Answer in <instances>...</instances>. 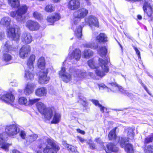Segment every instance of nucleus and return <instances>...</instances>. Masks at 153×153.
Listing matches in <instances>:
<instances>
[{
  "label": "nucleus",
  "mask_w": 153,
  "mask_h": 153,
  "mask_svg": "<svg viewBox=\"0 0 153 153\" xmlns=\"http://www.w3.org/2000/svg\"><path fill=\"white\" fill-rule=\"evenodd\" d=\"M67 148L69 151H71L72 152L78 153V152L77 151L76 148L71 145H68L67 147Z\"/></svg>",
  "instance_id": "c03bdc74"
},
{
  "label": "nucleus",
  "mask_w": 153,
  "mask_h": 153,
  "mask_svg": "<svg viewBox=\"0 0 153 153\" xmlns=\"http://www.w3.org/2000/svg\"><path fill=\"white\" fill-rule=\"evenodd\" d=\"M7 0L8 3L12 7H17L19 5V0Z\"/></svg>",
  "instance_id": "72a5a7b5"
},
{
  "label": "nucleus",
  "mask_w": 153,
  "mask_h": 153,
  "mask_svg": "<svg viewBox=\"0 0 153 153\" xmlns=\"http://www.w3.org/2000/svg\"><path fill=\"white\" fill-rule=\"evenodd\" d=\"M144 151L146 153H153V146L149 145L146 147Z\"/></svg>",
  "instance_id": "a19ab883"
},
{
  "label": "nucleus",
  "mask_w": 153,
  "mask_h": 153,
  "mask_svg": "<svg viewBox=\"0 0 153 153\" xmlns=\"http://www.w3.org/2000/svg\"><path fill=\"white\" fill-rule=\"evenodd\" d=\"M30 51L31 48L30 45H26L22 46L19 51L20 57L22 59H25L27 56Z\"/></svg>",
  "instance_id": "2eb2a0df"
},
{
  "label": "nucleus",
  "mask_w": 153,
  "mask_h": 153,
  "mask_svg": "<svg viewBox=\"0 0 153 153\" xmlns=\"http://www.w3.org/2000/svg\"><path fill=\"white\" fill-rule=\"evenodd\" d=\"M79 99H80V100H79V101L80 102H81L80 101H81L82 100V101H83L84 102H85V101H86L85 98H84L83 97H80L79 98Z\"/></svg>",
  "instance_id": "6e6d98bb"
},
{
  "label": "nucleus",
  "mask_w": 153,
  "mask_h": 153,
  "mask_svg": "<svg viewBox=\"0 0 153 153\" xmlns=\"http://www.w3.org/2000/svg\"><path fill=\"white\" fill-rule=\"evenodd\" d=\"M133 48L134 49L135 51H136V54L138 55V57L139 58H140V52L138 50V49L135 46L133 47Z\"/></svg>",
  "instance_id": "09e8293b"
},
{
  "label": "nucleus",
  "mask_w": 153,
  "mask_h": 153,
  "mask_svg": "<svg viewBox=\"0 0 153 153\" xmlns=\"http://www.w3.org/2000/svg\"><path fill=\"white\" fill-rule=\"evenodd\" d=\"M54 117L51 123H56L59 122L60 120L61 115L60 114L54 112Z\"/></svg>",
  "instance_id": "c9c22d12"
},
{
  "label": "nucleus",
  "mask_w": 153,
  "mask_h": 153,
  "mask_svg": "<svg viewBox=\"0 0 153 153\" xmlns=\"http://www.w3.org/2000/svg\"><path fill=\"white\" fill-rule=\"evenodd\" d=\"M76 130L77 132L82 134H84L85 133V132L84 131L80 129H77Z\"/></svg>",
  "instance_id": "5fc2aeb1"
},
{
  "label": "nucleus",
  "mask_w": 153,
  "mask_h": 153,
  "mask_svg": "<svg viewBox=\"0 0 153 153\" xmlns=\"http://www.w3.org/2000/svg\"><path fill=\"white\" fill-rule=\"evenodd\" d=\"M8 41H6L2 48V51L3 53V58L4 61L6 62H10L12 59V56L8 53L13 50L12 47L9 45Z\"/></svg>",
  "instance_id": "423d86ee"
},
{
  "label": "nucleus",
  "mask_w": 153,
  "mask_h": 153,
  "mask_svg": "<svg viewBox=\"0 0 153 153\" xmlns=\"http://www.w3.org/2000/svg\"><path fill=\"white\" fill-rule=\"evenodd\" d=\"M96 40L99 43H105L108 42L106 35L104 33H100L96 38Z\"/></svg>",
  "instance_id": "bb28decb"
},
{
  "label": "nucleus",
  "mask_w": 153,
  "mask_h": 153,
  "mask_svg": "<svg viewBox=\"0 0 153 153\" xmlns=\"http://www.w3.org/2000/svg\"><path fill=\"white\" fill-rule=\"evenodd\" d=\"M60 18V16L59 14L56 13L48 16L47 20L48 22L50 23L51 25H52L55 22L59 20Z\"/></svg>",
  "instance_id": "412c9836"
},
{
  "label": "nucleus",
  "mask_w": 153,
  "mask_h": 153,
  "mask_svg": "<svg viewBox=\"0 0 153 153\" xmlns=\"http://www.w3.org/2000/svg\"><path fill=\"white\" fill-rule=\"evenodd\" d=\"M86 24L88 25L91 27L93 26L98 27L99 22L97 18L93 16H89L85 19Z\"/></svg>",
  "instance_id": "9b49d317"
},
{
  "label": "nucleus",
  "mask_w": 153,
  "mask_h": 153,
  "mask_svg": "<svg viewBox=\"0 0 153 153\" xmlns=\"http://www.w3.org/2000/svg\"><path fill=\"white\" fill-rule=\"evenodd\" d=\"M37 65L39 68L41 69V71L44 70L45 65V62L44 58L43 57H40L38 59Z\"/></svg>",
  "instance_id": "7c9ffc66"
},
{
  "label": "nucleus",
  "mask_w": 153,
  "mask_h": 153,
  "mask_svg": "<svg viewBox=\"0 0 153 153\" xmlns=\"http://www.w3.org/2000/svg\"><path fill=\"white\" fill-rule=\"evenodd\" d=\"M83 54L85 58H88L92 56L93 52L90 49H86L84 51Z\"/></svg>",
  "instance_id": "58836bf2"
},
{
  "label": "nucleus",
  "mask_w": 153,
  "mask_h": 153,
  "mask_svg": "<svg viewBox=\"0 0 153 153\" xmlns=\"http://www.w3.org/2000/svg\"><path fill=\"white\" fill-rule=\"evenodd\" d=\"M125 35H126V36L129 39H131V36H130V35L127 33H125Z\"/></svg>",
  "instance_id": "052dcab7"
},
{
  "label": "nucleus",
  "mask_w": 153,
  "mask_h": 153,
  "mask_svg": "<svg viewBox=\"0 0 153 153\" xmlns=\"http://www.w3.org/2000/svg\"><path fill=\"white\" fill-rule=\"evenodd\" d=\"M47 90L45 87L38 88L35 91V94L39 97L45 96L47 94Z\"/></svg>",
  "instance_id": "393cba45"
},
{
  "label": "nucleus",
  "mask_w": 153,
  "mask_h": 153,
  "mask_svg": "<svg viewBox=\"0 0 153 153\" xmlns=\"http://www.w3.org/2000/svg\"><path fill=\"white\" fill-rule=\"evenodd\" d=\"M11 85H12L13 86H17V84L16 83H15L14 84H13V83H11Z\"/></svg>",
  "instance_id": "0e129e2a"
},
{
  "label": "nucleus",
  "mask_w": 153,
  "mask_h": 153,
  "mask_svg": "<svg viewBox=\"0 0 153 153\" xmlns=\"http://www.w3.org/2000/svg\"><path fill=\"white\" fill-rule=\"evenodd\" d=\"M65 68L62 67L61 70L59 72L60 77L62 79L63 81L67 83L70 81L72 79L71 74L65 71Z\"/></svg>",
  "instance_id": "ddd939ff"
},
{
  "label": "nucleus",
  "mask_w": 153,
  "mask_h": 153,
  "mask_svg": "<svg viewBox=\"0 0 153 153\" xmlns=\"http://www.w3.org/2000/svg\"><path fill=\"white\" fill-rule=\"evenodd\" d=\"M153 5L151 3V1L150 0H145L144 2L143 9L144 12L146 13L148 16L150 17L149 21L153 20V18L152 17V15L153 13Z\"/></svg>",
  "instance_id": "6e6552de"
},
{
  "label": "nucleus",
  "mask_w": 153,
  "mask_h": 153,
  "mask_svg": "<svg viewBox=\"0 0 153 153\" xmlns=\"http://www.w3.org/2000/svg\"><path fill=\"white\" fill-rule=\"evenodd\" d=\"M4 134H0V145L1 146V148L5 151L8 150V148L10 144L6 143L5 141V137Z\"/></svg>",
  "instance_id": "5701e85b"
},
{
  "label": "nucleus",
  "mask_w": 153,
  "mask_h": 153,
  "mask_svg": "<svg viewBox=\"0 0 153 153\" xmlns=\"http://www.w3.org/2000/svg\"><path fill=\"white\" fill-rule=\"evenodd\" d=\"M97 143H98L102 145L103 143V142L101 140V139L100 138H96L95 140Z\"/></svg>",
  "instance_id": "3c124183"
},
{
  "label": "nucleus",
  "mask_w": 153,
  "mask_h": 153,
  "mask_svg": "<svg viewBox=\"0 0 153 153\" xmlns=\"http://www.w3.org/2000/svg\"><path fill=\"white\" fill-rule=\"evenodd\" d=\"M19 135L23 139H25L26 136V134L25 132L24 131H21L20 134Z\"/></svg>",
  "instance_id": "8fccbe9b"
},
{
  "label": "nucleus",
  "mask_w": 153,
  "mask_h": 153,
  "mask_svg": "<svg viewBox=\"0 0 153 153\" xmlns=\"http://www.w3.org/2000/svg\"><path fill=\"white\" fill-rule=\"evenodd\" d=\"M91 101L96 106H98L100 108V111L102 113H104V110L105 109H106V108L103 106L99 103V102L98 100H92Z\"/></svg>",
  "instance_id": "f704fd0d"
},
{
  "label": "nucleus",
  "mask_w": 153,
  "mask_h": 153,
  "mask_svg": "<svg viewBox=\"0 0 153 153\" xmlns=\"http://www.w3.org/2000/svg\"><path fill=\"white\" fill-rule=\"evenodd\" d=\"M7 35L8 37L16 41H18L20 35L18 33L15 32L14 28L10 27L7 30Z\"/></svg>",
  "instance_id": "9d476101"
},
{
  "label": "nucleus",
  "mask_w": 153,
  "mask_h": 153,
  "mask_svg": "<svg viewBox=\"0 0 153 153\" xmlns=\"http://www.w3.org/2000/svg\"><path fill=\"white\" fill-rule=\"evenodd\" d=\"M143 87H144V89L146 90V91L147 92L148 91V89H147V88L145 86L143 85Z\"/></svg>",
  "instance_id": "338daca9"
},
{
  "label": "nucleus",
  "mask_w": 153,
  "mask_h": 153,
  "mask_svg": "<svg viewBox=\"0 0 153 153\" xmlns=\"http://www.w3.org/2000/svg\"><path fill=\"white\" fill-rule=\"evenodd\" d=\"M88 143L89 145L90 148L92 149H94L95 148V145L92 142V141L90 140L89 142H88Z\"/></svg>",
  "instance_id": "de8ad7c7"
},
{
  "label": "nucleus",
  "mask_w": 153,
  "mask_h": 153,
  "mask_svg": "<svg viewBox=\"0 0 153 153\" xmlns=\"http://www.w3.org/2000/svg\"><path fill=\"white\" fill-rule=\"evenodd\" d=\"M0 40H2L3 39H4V34L3 33H1L0 34Z\"/></svg>",
  "instance_id": "4d7b16f0"
},
{
  "label": "nucleus",
  "mask_w": 153,
  "mask_h": 153,
  "mask_svg": "<svg viewBox=\"0 0 153 153\" xmlns=\"http://www.w3.org/2000/svg\"><path fill=\"white\" fill-rule=\"evenodd\" d=\"M107 147L108 150L112 152H117L118 150V149L116 147V145L112 143H109L107 145Z\"/></svg>",
  "instance_id": "473e14b6"
},
{
  "label": "nucleus",
  "mask_w": 153,
  "mask_h": 153,
  "mask_svg": "<svg viewBox=\"0 0 153 153\" xmlns=\"http://www.w3.org/2000/svg\"><path fill=\"white\" fill-rule=\"evenodd\" d=\"M37 108L41 114L44 113V111L47 109L45 105L42 102H38L36 104Z\"/></svg>",
  "instance_id": "2f4dec72"
},
{
  "label": "nucleus",
  "mask_w": 153,
  "mask_h": 153,
  "mask_svg": "<svg viewBox=\"0 0 153 153\" xmlns=\"http://www.w3.org/2000/svg\"><path fill=\"white\" fill-rule=\"evenodd\" d=\"M19 102L20 104L25 105H27L28 104L26 98L23 97H21L19 99Z\"/></svg>",
  "instance_id": "ea45409f"
},
{
  "label": "nucleus",
  "mask_w": 153,
  "mask_h": 153,
  "mask_svg": "<svg viewBox=\"0 0 153 153\" xmlns=\"http://www.w3.org/2000/svg\"><path fill=\"white\" fill-rule=\"evenodd\" d=\"M18 91L19 92L21 93V92L22 91V90H21V89H19V90H18Z\"/></svg>",
  "instance_id": "774afa93"
},
{
  "label": "nucleus",
  "mask_w": 153,
  "mask_h": 153,
  "mask_svg": "<svg viewBox=\"0 0 153 153\" xmlns=\"http://www.w3.org/2000/svg\"><path fill=\"white\" fill-rule=\"evenodd\" d=\"M39 100V98H36L34 99L30 100L29 103L30 105H33L38 102Z\"/></svg>",
  "instance_id": "49530a36"
},
{
  "label": "nucleus",
  "mask_w": 153,
  "mask_h": 153,
  "mask_svg": "<svg viewBox=\"0 0 153 153\" xmlns=\"http://www.w3.org/2000/svg\"><path fill=\"white\" fill-rule=\"evenodd\" d=\"M116 140L119 142L121 147L122 148H124L125 151L127 153H134L132 145L129 143L126 144V142L128 141L126 140V138L118 137L116 138Z\"/></svg>",
  "instance_id": "0eeeda50"
},
{
  "label": "nucleus",
  "mask_w": 153,
  "mask_h": 153,
  "mask_svg": "<svg viewBox=\"0 0 153 153\" xmlns=\"http://www.w3.org/2000/svg\"><path fill=\"white\" fill-rule=\"evenodd\" d=\"M86 1L87 4L88 6H90L91 5V3L90 0H85Z\"/></svg>",
  "instance_id": "13d9d810"
},
{
  "label": "nucleus",
  "mask_w": 153,
  "mask_h": 153,
  "mask_svg": "<svg viewBox=\"0 0 153 153\" xmlns=\"http://www.w3.org/2000/svg\"><path fill=\"white\" fill-rule=\"evenodd\" d=\"M36 85L33 83H28L26 86L24 93L25 95H29L31 94L35 87Z\"/></svg>",
  "instance_id": "b1692460"
},
{
  "label": "nucleus",
  "mask_w": 153,
  "mask_h": 153,
  "mask_svg": "<svg viewBox=\"0 0 153 153\" xmlns=\"http://www.w3.org/2000/svg\"><path fill=\"white\" fill-rule=\"evenodd\" d=\"M33 15L34 17L36 19H40L42 18V16L40 13L37 12H35L33 13Z\"/></svg>",
  "instance_id": "a18cd8bd"
},
{
  "label": "nucleus",
  "mask_w": 153,
  "mask_h": 153,
  "mask_svg": "<svg viewBox=\"0 0 153 153\" xmlns=\"http://www.w3.org/2000/svg\"><path fill=\"white\" fill-rule=\"evenodd\" d=\"M109 84L112 86V87H111V88H108L104 84H100L99 86L100 87L107 89V91L108 92L111 91L114 92H117L119 91L122 93L130 97L132 95L131 93H129L127 91L124 90L122 87L119 86L116 82L109 83Z\"/></svg>",
  "instance_id": "39448f33"
},
{
  "label": "nucleus",
  "mask_w": 153,
  "mask_h": 153,
  "mask_svg": "<svg viewBox=\"0 0 153 153\" xmlns=\"http://www.w3.org/2000/svg\"><path fill=\"white\" fill-rule=\"evenodd\" d=\"M35 59V56L34 55H31L27 61V69L25 71V78L26 80H32L33 79L34 75L32 72L34 68L33 66V63Z\"/></svg>",
  "instance_id": "7ed1b4c3"
},
{
  "label": "nucleus",
  "mask_w": 153,
  "mask_h": 153,
  "mask_svg": "<svg viewBox=\"0 0 153 153\" xmlns=\"http://www.w3.org/2000/svg\"><path fill=\"white\" fill-rule=\"evenodd\" d=\"M153 140V134L151 136H149L148 137L145 138L144 140V143L146 144L152 142Z\"/></svg>",
  "instance_id": "79ce46f5"
},
{
  "label": "nucleus",
  "mask_w": 153,
  "mask_h": 153,
  "mask_svg": "<svg viewBox=\"0 0 153 153\" xmlns=\"http://www.w3.org/2000/svg\"><path fill=\"white\" fill-rule=\"evenodd\" d=\"M54 111L51 108H47L42 114H43L45 117L48 120H49L51 119Z\"/></svg>",
  "instance_id": "cd10ccee"
},
{
  "label": "nucleus",
  "mask_w": 153,
  "mask_h": 153,
  "mask_svg": "<svg viewBox=\"0 0 153 153\" xmlns=\"http://www.w3.org/2000/svg\"><path fill=\"white\" fill-rule=\"evenodd\" d=\"M59 145L53 140L45 138L41 142L36 153H57L59 150Z\"/></svg>",
  "instance_id": "f03ea898"
},
{
  "label": "nucleus",
  "mask_w": 153,
  "mask_h": 153,
  "mask_svg": "<svg viewBox=\"0 0 153 153\" xmlns=\"http://www.w3.org/2000/svg\"><path fill=\"white\" fill-rule=\"evenodd\" d=\"M69 72L70 73H72L76 81L81 80L86 75L85 71L84 70L74 69L73 70V72L71 69H70Z\"/></svg>",
  "instance_id": "1a4fd4ad"
},
{
  "label": "nucleus",
  "mask_w": 153,
  "mask_h": 153,
  "mask_svg": "<svg viewBox=\"0 0 153 153\" xmlns=\"http://www.w3.org/2000/svg\"><path fill=\"white\" fill-rule=\"evenodd\" d=\"M26 26L29 30L32 31L37 30L39 27V25L37 22L30 20L26 22Z\"/></svg>",
  "instance_id": "dca6fc26"
},
{
  "label": "nucleus",
  "mask_w": 153,
  "mask_h": 153,
  "mask_svg": "<svg viewBox=\"0 0 153 153\" xmlns=\"http://www.w3.org/2000/svg\"><path fill=\"white\" fill-rule=\"evenodd\" d=\"M80 18H79L76 17L74 19V24L75 25H76L78 22L80 21Z\"/></svg>",
  "instance_id": "603ef678"
},
{
  "label": "nucleus",
  "mask_w": 153,
  "mask_h": 153,
  "mask_svg": "<svg viewBox=\"0 0 153 153\" xmlns=\"http://www.w3.org/2000/svg\"><path fill=\"white\" fill-rule=\"evenodd\" d=\"M28 7L25 5L21 6L17 10L11 12L10 16L13 18H15L17 21H22L25 19V14L27 12Z\"/></svg>",
  "instance_id": "20e7f679"
},
{
  "label": "nucleus",
  "mask_w": 153,
  "mask_h": 153,
  "mask_svg": "<svg viewBox=\"0 0 153 153\" xmlns=\"http://www.w3.org/2000/svg\"><path fill=\"white\" fill-rule=\"evenodd\" d=\"M93 73H90V76L93 78H94V77L93 76Z\"/></svg>",
  "instance_id": "e2e57ef3"
},
{
  "label": "nucleus",
  "mask_w": 153,
  "mask_h": 153,
  "mask_svg": "<svg viewBox=\"0 0 153 153\" xmlns=\"http://www.w3.org/2000/svg\"><path fill=\"white\" fill-rule=\"evenodd\" d=\"M117 128V127H115L114 128L111 130L110 132L108 135V137L110 140H114L115 139V143H119V142L116 140V138L119 137H116V134H115V131L116 129Z\"/></svg>",
  "instance_id": "c756f323"
},
{
  "label": "nucleus",
  "mask_w": 153,
  "mask_h": 153,
  "mask_svg": "<svg viewBox=\"0 0 153 153\" xmlns=\"http://www.w3.org/2000/svg\"><path fill=\"white\" fill-rule=\"evenodd\" d=\"M84 47L90 48L94 49H96L100 55L102 57H105V60L99 58V64L100 66L98 67L95 64V62L93 59L89 60L88 62V66L92 69H96L95 71L97 76L102 77L105 76L109 71V67L108 66L109 59H108L105 56L107 50L105 47H102L98 48V43L94 42H89L83 45Z\"/></svg>",
  "instance_id": "f257e3e1"
},
{
  "label": "nucleus",
  "mask_w": 153,
  "mask_h": 153,
  "mask_svg": "<svg viewBox=\"0 0 153 153\" xmlns=\"http://www.w3.org/2000/svg\"><path fill=\"white\" fill-rule=\"evenodd\" d=\"M22 42L26 44L30 43L32 41V37L30 33L28 32H24L22 35Z\"/></svg>",
  "instance_id": "aec40b11"
},
{
  "label": "nucleus",
  "mask_w": 153,
  "mask_h": 153,
  "mask_svg": "<svg viewBox=\"0 0 153 153\" xmlns=\"http://www.w3.org/2000/svg\"><path fill=\"white\" fill-rule=\"evenodd\" d=\"M48 71L47 69L40 71L39 79V82L40 84H47L48 83L49 79V78L47 76Z\"/></svg>",
  "instance_id": "4468645a"
},
{
  "label": "nucleus",
  "mask_w": 153,
  "mask_h": 153,
  "mask_svg": "<svg viewBox=\"0 0 153 153\" xmlns=\"http://www.w3.org/2000/svg\"><path fill=\"white\" fill-rule=\"evenodd\" d=\"M54 2H58L60 1V0H53Z\"/></svg>",
  "instance_id": "69168bd1"
},
{
  "label": "nucleus",
  "mask_w": 153,
  "mask_h": 153,
  "mask_svg": "<svg viewBox=\"0 0 153 153\" xmlns=\"http://www.w3.org/2000/svg\"><path fill=\"white\" fill-rule=\"evenodd\" d=\"M69 56L71 59H74L77 61L81 58V51L79 49H75L71 53H70Z\"/></svg>",
  "instance_id": "a211bd4d"
},
{
  "label": "nucleus",
  "mask_w": 153,
  "mask_h": 153,
  "mask_svg": "<svg viewBox=\"0 0 153 153\" xmlns=\"http://www.w3.org/2000/svg\"><path fill=\"white\" fill-rule=\"evenodd\" d=\"M54 7L51 4L48 5L45 8V10L47 12H52L54 10Z\"/></svg>",
  "instance_id": "37998d69"
},
{
  "label": "nucleus",
  "mask_w": 153,
  "mask_h": 153,
  "mask_svg": "<svg viewBox=\"0 0 153 153\" xmlns=\"http://www.w3.org/2000/svg\"><path fill=\"white\" fill-rule=\"evenodd\" d=\"M5 131L9 136H13L19 132V129L16 126L12 125L7 126L5 128Z\"/></svg>",
  "instance_id": "f8f14e48"
},
{
  "label": "nucleus",
  "mask_w": 153,
  "mask_h": 153,
  "mask_svg": "<svg viewBox=\"0 0 153 153\" xmlns=\"http://www.w3.org/2000/svg\"><path fill=\"white\" fill-rule=\"evenodd\" d=\"M134 129L131 128H127L126 130V132L127 134V135L128 137L127 138L126 137H123V138H125L126 140L127 141H129V139L133 140L134 138Z\"/></svg>",
  "instance_id": "a878e982"
},
{
  "label": "nucleus",
  "mask_w": 153,
  "mask_h": 153,
  "mask_svg": "<svg viewBox=\"0 0 153 153\" xmlns=\"http://www.w3.org/2000/svg\"><path fill=\"white\" fill-rule=\"evenodd\" d=\"M137 18L139 19H142V16L140 15H138L137 16Z\"/></svg>",
  "instance_id": "680f3d73"
},
{
  "label": "nucleus",
  "mask_w": 153,
  "mask_h": 153,
  "mask_svg": "<svg viewBox=\"0 0 153 153\" xmlns=\"http://www.w3.org/2000/svg\"><path fill=\"white\" fill-rule=\"evenodd\" d=\"M37 137L38 135L37 134H32L27 136V141L29 143H32L35 141L37 139Z\"/></svg>",
  "instance_id": "e433bc0d"
},
{
  "label": "nucleus",
  "mask_w": 153,
  "mask_h": 153,
  "mask_svg": "<svg viewBox=\"0 0 153 153\" xmlns=\"http://www.w3.org/2000/svg\"><path fill=\"white\" fill-rule=\"evenodd\" d=\"M11 21V19L10 18L7 16L4 17L1 19L0 24L3 26L7 27L10 25Z\"/></svg>",
  "instance_id": "c85d7f7f"
},
{
  "label": "nucleus",
  "mask_w": 153,
  "mask_h": 153,
  "mask_svg": "<svg viewBox=\"0 0 153 153\" xmlns=\"http://www.w3.org/2000/svg\"><path fill=\"white\" fill-rule=\"evenodd\" d=\"M0 98L2 101L6 102H12L14 100V96L11 94L8 93L1 96Z\"/></svg>",
  "instance_id": "4be33fe9"
},
{
  "label": "nucleus",
  "mask_w": 153,
  "mask_h": 153,
  "mask_svg": "<svg viewBox=\"0 0 153 153\" xmlns=\"http://www.w3.org/2000/svg\"><path fill=\"white\" fill-rule=\"evenodd\" d=\"M80 3L79 0H70L68 4V8L71 10L77 9L80 7Z\"/></svg>",
  "instance_id": "6ab92c4d"
},
{
  "label": "nucleus",
  "mask_w": 153,
  "mask_h": 153,
  "mask_svg": "<svg viewBox=\"0 0 153 153\" xmlns=\"http://www.w3.org/2000/svg\"><path fill=\"white\" fill-rule=\"evenodd\" d=\"M13 153H21L19 151L16 149H14L13 151Z\"/></svg>",
  "instance_id": "bf43d9fd"
},
{
  "label": "nucleus",
  "mask_w": 153,
  "mask_h": 153,
  "mask_svg": "<svg viewBox=\"0 0 153 153\" xmlns=\"http://www.w3.org/2000/svg\"><path fill=\"white\" fill-rule=\"evenodd\" d=\"M76 36L79 39H80L82 36V28L80 26L77 28L76 30L75 31Z\"/></svg>",
  "instance_id": "4c0bfd02"
},
{
  "label": "nucleus",
  "mask_w": 153,
  "mask_h": 153,
  "mask_svg": "<svg viewBox=\"0 0 153 153\" xmlns=\"http://www.w3.org/2000/svg\"><path fill=\"white\" fill-rule=\"evenodd\" d=\"M88 13V10L84 8L79 9L74 13L75 17L79 18H83Z\"/></svg>",
  "instance_id": "f3484780"
},
{
  "label": "nucleus",
  "mask_w": 153,
  "mask_h": 153,
  "mask_svg": "<svg viewBox=\"0 0 153 153\" xmlns=\"http://www.w3.org/2000/svg\"><path fill=\"white\" fill-rule=\"evenodd\" d=\"M77 138L78 139H79L80 141L82 143L86 141V140L83 138L79 136H77Z\"/></svg>",
  "instance_id": "864d4df0"
}]
</instances>
